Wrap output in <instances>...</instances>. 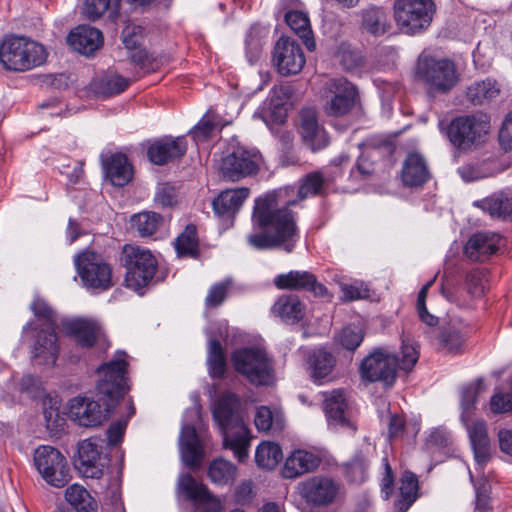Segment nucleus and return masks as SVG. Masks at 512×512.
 <instances>
[{
    "label": "nucleus",
    "mask_w": 512,
    "mask_h": 512,
    "mask_svg": "<svg viewBox=\"0 0 512 512\" xmlns=\"http://www.w3.org/2000/svg\"><path fill=\"white\" fill-rule=\"evenodd\" d=\"M127 353L118 351L114 359L102 364L97 373L96 397L78 395L68 402V415L79 426L91 428L100 426L111 415L120 399L125 395L127 386Z\"/></svg>",
    "instance_id": "f257e3e1"
},
{
    "label": "nucleus",
    "mask_w": 512,
    "mask_h": 512,
    "mask_svg": "<svg viewBox=\"0 0 512 512\" xmlns=\"http://www.w3.org/2000/svg\"><path fill=\"white\" fill-rule=\"evenodd\" d=\"M281 192L269 193L255 200L252 223L259 232L247 236L248 244L257 250H268L282 246L290 253L297 238V224L289 206L296 200L280 202Z\"/></svg>",
    "instance_id": "f03ea898"
},
{
    "label": "nucleus",
    "mask_w": 512,
    "mask_h": 512,
    "mask_svg": "<svg viewBox=\"0 0 512 512\" xmlns=\"http://www.w3.org/2000/svg\"><path fill=\"white\" fill-rule=\"evenodd\" d=\"M213 418L221 430L224 448L230 449L238 461H244L248 457L251 437L243 421L239 396L224 392L215 402Z\"/></svg>",
    "instance_id": "7ed1b4c3"
},
{
    "label": "nucleus",
    "mask_w": 512,
    "mask_h": 512,
    "mask_svg": "<svg viewBox=\"0 0 512 512\" xmlns=\"http://www.w3.org/2000/svg\"><path fill=\"white\" fill-rule=\"evenodd\" d=\"M45 48L21 36L5 37L0 44V64L11 72H26L46 62Z\"/></svg>",
    "instance_id": "20e7f679"
},
{
    "label": "nucleus",
    "mask_w": 512,
    "mask_h": 512,
    "mask_svg": "<svg viewBox=\"0 0 512 512\" xmlns=\"http://www.w3.org/2000/svg\"><path fill=\"white\" fill-rule=\"evenodd\" d=\"M490 129L489 119L484 114L459 116L447 127V137L459 152H470L483 143Z\"/></svg>",
    "instance_id": "39448f33"
},
{
    "label": "nucleus",
    "mask_w": 512,
    "mask_h": 512,
    "mask_svg": "<svg viewBox=\"0 0 512 512\" xmlns=\"http://www.w3.org/2000/svg\"><path fill=\"white\" fill-rule=\"evenodd\" d=\"M231 361L236 372L255 386H268L274 381L272 360L259 348L245 347L233 352Z\"/></svg>",
    "instance_id": "423d86ee"
},
{
    "label": "nucleus",
    "mask_w": 512,
    "mask_h": 512,
    "mask_svg": "<svg viewBox=\"0 0 512 512\" xmlns=\"http://www.w3.org/2000/svg\"><path fill=\"white\" fill-rule=\"evenodd\" d=\"M121 262L126 268L125 282L135 291L150 283L157 270V260L147 249L126 244L121 253Z\"/></svg>",
    "instance_id": "0eeeda50"
},
{
    "label": "nucleus",
    "mask_w": 512,
    "mask_h": 512,
    "mask_svg": "<svg viewBox=\"0 0 512 512\" xmlns=\"http://www.w3.org/2000/svg\"><path fill=\"white\" fill-rule=\"evenodd\" d=\"M435 11L434 0H396L394 3L395 20L408 34L428 28Z\"/></svg>",
    "instance_id": "6e6552de"
},
{
    "label": "nucleus",
    "mask_w": 512,
    "mask_h": 512,
    "mask_svg": "<svg viewBox=\"0 0 512 512\" xmlns=\"http://www.w3.org/2000/svg\"><path fill=\"white\" fill-rule=\"evenodd\" d=\"M77 273L83 286L95 292L108 290L114 285L112 268L101 255L86 251L75 259Z\"/></svg>",
    "instance_id": "1a4fd4ad"
},
{
    "label": "nucleus",
    "mask_w": 512,
    "mask_h": 512,
    "mask_svg": "<svg viewBox=\"0 0 512 512\" xmlns=\"http://www.w3.org/2000/svg\"><path fill=\"white\" fill-rule=\"evenodd\" d=\"M261 160L262 157L258 151L238 146L222 157L219 173L227 181H239L257 174Z\"/></svg>",
    "instance_id": "9d476101"
},
{
    "label": "nucleus",
    "mask_w": 512,
    "mask_h": 512,
    "mask_svg": "<svg viewBox=\"0 0 512 512\" xmlns=\"http://www.w3.org/2000/svg\"><path fill=\"white\" fill-rule=\"evenodd\" d=\"M34 464L43 479L55 487H64L70 480L65 457L52 446H40L34 452Z\"/></svg>",
    "instance_id": "9b49d317"
},
{
    "label": "nucleus",
    "mask_w": 512,
    "mask_h": 512,
    "mask_svg": "<svg viewBox=\"0 0 512 512\" xmlns=\"http://www.w3.org/2000/svg\"><path fill=\"white\" fill-rule=\"evenodd\" d=\"M417 70L432 89L442 93L448 92L458 81L455 65L448 59L424 58L419 62Z\"/></svg>",
    "instance_id": "f8f14e48"
},
{
    "label": "nucleus",
    "mask_w": 512,
    "mask_h": 512,
    "mask_svg": "<svg viewBox=\"0 0 512 512\" xmlns=\"http://www.w3.org/2000/svg\"><path fill=\"white\" fill-rule=\"evenodd\" d=\"M398 359L383 349H375L366 356L360 365L363 379L369 382H383L391 386L396 380Z\"/></svg>",
    "instance_id": "ddd939ff"
},
{
    "label": "nucleus",
    "mask_w": 512,
    "mask_h": 512,
    "mask_svg": "<svg viewBox=\"0 0 512 512\" xmlns=\"http://www.w3.org/2000/svg\"><path fill=\"white\" fill-rule=\"evenodd\" d=\"M273 63L281 75H294L302 70L305 64V56L295 40L289 37H281L274 47Z\"/></svg>",
    "instance_id": "4468645a"
},
{
    "label": "nucleus",
    "mask_w": 512,
    "mask_h": 512,
    "mask_svg": "<svg viewBox=\"0 0 512 512\" xmlns=\"http://www.w3.org/2000/svg\"><path fill=\"white\" fill-rule=\"evenodd\" d=\"M326 90L333 96L326 103L325 110L331 116H344L349 113L356 101L357 89L345 78L331 79L326 83Z\"/></svg>",
    "instance_id": "2eb2a0df"
},
{
    "label": "nucleus",
    "mask_w": 512,
    "mask_h": 512,
    "mask_svg": "<svg viewBox=\"0 0 512 512\" xmlns=\"http://www.w3.org/2000/svg\"><path fill=\"white\" fill-rule=\"evenodd\" d=\"M339 490V484L333 479L315 476L302 483L301 495L308 503L323 507L336 500Z\"/></svg>",
    "instance_id": "dca6fc26"
},
{
    "label": "nucleus",
    "mask_w": 512,
    "mask_h": 512,
    "mask_svg": "<svg viewBox=\"0 0 512 512\" xmlns=\"http://www.w3.org/2000/svg\"><path fill=\"white\" fill-rule=\"evenodd\" d=\"M323 410L328 425L334 428L356 430V426L350 418L348 403L341 389L325 392L323 394Z\"/></svg>",
    "instance_id": "f3484780"
},
{
    "label": "nucleus",
    "mask_w": 512,
    "mask_h": 512,
    "mask_svg": "<svg viewBox=\"0 0 512 512\" xmlns=\"http://www.w3.org/2000/svg\"><path fill=\"white\" fill-rule=\"evenodd\" d=\"M511 162L504 156L494 155L480 160L471 161L458 168V174L465 182L477 181L487 177H493L510 167Z\"/></svg>",
    "instance_id": "a211bd4d"
},
{
    "label": "nucleus",
    "mask_w": 512,
    "mask_h": 512,
    "mask_svg": "<svg viewBox=\"0 0 512 512\" xmlns=\"http://www.w3.org/2000/svg\"><path fill=\"white\" fill-rule=\"evenodd\" d=\"M65 332L74 337L76 343L90 348L97 343L105 342V334L100 323L94 319L77 318L63 323Z\"/></svg>",
    "instance_id": "6ab92c4d"
},
{
    "label": "nucleus",
    "mask_w": 512,
    "mask_h": 512,
    "mask_svg": "<svg viewBox=\"0 0 512 512\" xmlns=\"http://www.w3.org/2000/svg\"><path fill=\"white\" fill-rule=\"evenodd\" d=\"M187 150V143L183 136H165L150 144L147 156L155 165H165L184 156Z\"/></svg>",
    "instance_id": "aec40b11"
},
{
    "label": "nucleus",
    "mask_w": 512,
    "mask_h": 512,
    "mask_svg": "<svg viewBox=\"0 0 512 512\" xmlns=\"http://www.w3.org/2000/svg\"><path fill=\"white\" fill-rule=\"evenodd\" d=\"M299 133L303 143L313 152L319 151L329 144L325 129L318 123L313 109H303L300 112Z\"/></svg>",
    "instance_id": "412c9836"
},
{
    "label": "nucleus",
    "mask_w": 512,
    "mask_h": 512,
    "mask_svg": "<svg viewBox=\"0 0 512 512\" xmlns=\"http://www.w3.org/2000/svg\"><path fill=\"white\" fill-rule=\"evenodd\" d=\"M274 285L283 290H306L315 296L324 297L328 291L324 285L317 282L315 275L308 271H290L279 274L274 279Z\"/></svg>",
    "instance_id": "4be33fe9"
},
{
    "label": "nucleus",
    "mask_w": 512,
    "mask_h": 512,
    "mask_svg": "<svg viewBox=\"0 0 512 512\" xmlns=\"http://www.w3.org/2000/svg\"><path fill=\"white\" fill-rule=\"evenodd\" d=\"M501 242V236L491 231L473 234L464 247L465 256L471 261L484 262L495 254Z\"/></svg>",
    "instance_id": "5701e85b"
},
{
    "label": "nucleus",
    "mask_w": 512,
    "mask_h": 512,
    "mask_svg": "<svg viewBox=\"0 0 512 512\" xmlns=\"http://www.w3.org/2000/svg\"><path fill=\"white\" fill-rule=\"evenodd\" d=\"M102 446L93 439H85L78 444V470L87 478L99 479L103 475L100 462Z\"/></svg>",
    "instance_id": "b1692460"
},
{
    "label": "nucleus",
    "mask_w": 512,
    "mask_h": 512,
    "mask_svg": "<svg viewBox=\"0 0 512 512\" xmlns=\"http://www.w3.org/2000/svg\"><path fill=\"white\" fill-rule=\"evenodd\" d=\"M68 44L78 53L91 56L103 45L102 32L88 25H79L67 37Z\"/></svg>",
    "instance_id": "393cba45"
},
{
    "label": "nucleus",
    "mask_w": 512,
    "mask_h": 512,
    "mask_svg": "<svg viewBox=\"0 0 512 512\" xmlns=\"http://www.w3.org/2000/svg\"><path fill=\"white\" fill-rule=\"evenodd\" d=\"M249 193L246 187L222 191L212 202L215 215L221 219L233 220Z\"/></svg>",
    "instance_id": "a878e982"
},
{
    "label": "nucleus",
    "mask_w": 512,
    "mask_h": 512,
    "mask_svg": "<svg viewBox=\"0 0 512 512\" xmlns=\"http://www.w3.org/2000/svg\"><path fill=\"white\" fill-rule=\"evenodd\" d=\"M56 327H41L33 347V358L39 364L53 365L56 362L59 347L57 344Z\"/></svg>",
    "instance_id": "bb28decb"
},
{
    "label": "nucleus",
    "mask_w": 512,
    "mask_h": 512,
    "mask_svg": "<svg viewBox=\"0 0 512 512\" xmlns=\"http://www.w3.org/2000/svg\"><path fill=\"white\" fill-rule=\"evenodd\" d=\"M179 441L181 457L185 465L190 468H198L201 465L204 450L196 429L191 425L183 426Z\"/></svg>",
    "instance_id": "cd10ccee"
},
{
    "label": "nucleus",
    "mask_w": 512,
    "mask_h": 512,
    "mask_svg": "<svg viewBox=\"0 0 512 512\" xmlns=\"http://www.w3.org/2000/svg\"><path fill=\"white\" fill-rule=\"evenodd\" d=\"M320 462V458L315 454L305 450H296L286 459L282 475L287 479L297 478L314 471Z\"/></svg>",
    "instance_id": "c85d7f7f"
},
{
    "label": "nucleus",
    "mask_w": 512,
    "mask_h": 512,
    "mask_svg": "<svg viewBox=\"0 0 512 512\" xmlns=\"http://www.w3.org/2000/svg\"><path fill=\"white\" fill-rule=\"evenodd\" d=\"M430 172L425 158L419 153H410L403 162L402 181L405 186L420 187L428 181Z\"/></svg>",
    "instance_id": "c756f323"
},
{
    "label": "nucleus",
    "mask_w": 512,
    "mask_h": 512,
    "mask_svg": "<svg viewBox=\"0 0 512 512\" xmlns=\"http://www.w3.org/2000/svg\"><path fill=\"white\" fill-rule=\"evenodd\" d=\"M464 423L469 434L476 461L480 464L485 463L490 456V439L486 422L476 420L471 423H469V421Z\"/></svg>",
    "instance_id": "7c9ffc66"
},
{
    "label": "nucleus",
    "mask_w": 512,
    "mask_h": 512,
    "mask_svg": "<svg viewBox=\"0 0 512 512\" xmlns=\"http://www.w3.org/2000/svg\"><path fill=\"white\" fill-rule=\"evenodd\" d=\"M475 206L487 212L492 218L512 220V194L508 192L493 193L475 202Z\"/></svg>",
    "instance_id": "2f4dec72"
},
{
    "label": "nucleus",
    "mask_w": 512,
    "mask_h": 512,
    "mask_svg": "<svg viewBox=\"0 0 512 512\" xmlns=\"http://www.w3.org/2000/svg\"><path fill=\"white\" fill-rule=\"evenodd\" d=\"M103 167L106 177L114 186L123 187L132 179V166L124 154H113L103 163Z\"/></svg>",
    "instance_id": "473e14b6"
},
{
    "label": "nucleus",
    "mask_w": 512,
    "mask_h": 512,
    "mask_svg": "<svg viewBox=\"0 0 512 512\" xmlns=\"http://www.w3.org/2000/svg\"><path fill=\"white\" fill-rule=\"evenodd\" d=\"M304 305L295 295H284L272 306V313L287 323H295L304 315Z\"/></svg>",
    "instance_id": "72a5a7b5"
},
{
    "label": "nucleus",
    "mask_w": 512,
    "mask_h": 512,
    "mask_svg": "<svg viewBox=\"0 0 512 512\" xmlns=\"http://www.w3.org/2000/svg\"><path fill=\"white\" fill-rule=\"evenodd\" d=\"M178 490L188 500L195 504H206L213 500V496L204 484L198 483L191 474H183L178 480Z\"/></svg>",
    "instance_id": "f704fd0d"
},
{
    "label": "nucleus",
    "mask_w": 512,
    "mask_h": 512,
    "mask_svg": "<svg viewBox=\"0 0 512 512\" xmlns=\"http://www.w3.org/2000/svg\"><path fill=\"white\" fill-rule=\"evenodd\" d=\"M288 26L302 39L309 51H314L316 43L307 15L301 11H289L285 15Z\"/></svg>",
    "instance_id": "c9c22d12"
},
{
    "label": "nucleus",
    "mask_w": 512,
    "mask_h": 512,
    "mask_svg": "<svg viewBox=\"0 0 512 512\" xmlns=\"http://www.w3.org/2000/svg\"><path fill=\"white\" fill-rule=\"evenodd\" d=\"M65 499L76 512H96L97 503L81 485L73 484L65 491Z\"/></svg>",
    "instance_id": "e433bc0d"
},
{
    "label": "nucleus",
    "mask_w": 512,
    "mask_h": 512,
    "mask_svg": "<svg viewBox=\"0 0 512 512\" xmlns=\"http://www.w3.org/2000/svg\"><path fill=\"white\" fill-rule=\"evenodd\" d=\"M335 363L336 360L330 352L324 349L314 351L309 358L311 376L314 381L320 383L321 380L327 378L331 374Z\"/></svg>",
    "instance_id": "4c0bfd02"
},
{
    "label": "nucleus",
    "mask_w": 512,
    "mask_h": 512,
    "mask_svg": "<svg viewBox=\"0 0 512 512\" xmlns=\"http://www.w3.org/2000/svg\"><path fill=\"white\" fill-rule=\"evenodd\" d=\"M236 474V466L222 458L213 460L208 468L209 479L219 486L232 485L236 479Z\"/></svg>",
    "instance_id": "58836bf2"
},
{
    "label": "nucleus",
    "mask_w": 512,
    "mask_h": 512,
    "mask_svg": "<svg viewBox=\"0 0 512 512\" xmlns=\"http://www.w3.org/2000/svg\"><path fill=\"white\" fill-rule=\"evenodd\" d=\"M361 28L366 32L380 36L387 32L388 23L385 12L377 7H369L361 12Z\"/></svg>",
    "instance_id": "ea45409f"
},
{
    "label": "nucleus",
    "mask_w": 512,
    "mask_h": 512,
    "mask_svg": "<svg viewBox=\"0 0 512 512\" xmlns=\"http://www.w3.org/2000/svg\"><path fill=\"white\" fill-rule=\"evenodd\" d=\"M500 89L495 80L487 78L482 81H475L466 91L467 99L473 104H482L485 100H491L497 97Z\"/></svg>",
    "instance_id": "a19ab883"
},
{
    "label": "nucleus",
    "mask_w": 512,
    "mask_h": 512,
    "mask_svg": "<svg viewBox=\"0 0 512 512\" xmlns=\"http://www.w3.org/2000/svg\"><path fill=\"white\" fill-rule=\"evenodd\" d=\"M400 496L395 506L405 512L414 503L418 492V479L412 472H405L401 478Z\"/></svg>",
    "instance_id": "79ce46f5"
},
{
    "label": "nucleus",
    "mask_w": 512,
    "mask_h": 512,
    "mask_svg": "<svg viewBox=\"0 0 512 512\" xmlns=\"http://www.w3.org/2000/svg\"><path fill=\"white\" fill-rule=\"evenodd\" d=\"M282 458V449L274 442H262L256 449L255 461L260 468L272 470Z\"/></svg>",
    "instance_id": "37998d69"
},
{
    "label": "nucleus",
    "mask_w": 512,
    "mask_h": 512,
    "mask_svg": "<svg viewBox=\"0 0 512 512\" xmlns=\"http://www.w3.org/2000/svg\"><path fill=\"white\" fill-rule=\"evenodd\" d=\"M207 364L210 376L222 378L226 372V356L224 348L217 339H211L208 345Z\"/></svg>",
    "instance_id": "c03bdc74"
},
{
    "label": "nucleus",
    "mask_w": 512,
    "mask_h": 512,
    "mask_svg": "<svg viewBox=\"0 0 512 512\" xmlns=\"http://www.w3.org/2000/svg\"><path fill=\"white\" fill-rule=\"evenodd\" d=\"M486 390L483 380L477 379L474 383L470 384L467 387H464L461 392V408L462 414L461 419L463 422L470 421V417L472 411L474 409V404L477 400L479 394L483 393Z\"/></svg>",
    "instance_id": "a18cd8bd"
},
{
    "label": "nucleus",
    "mask_w": 512,
    "mask_h": 512,
    "mask_svg": "<svg viewBox=\"0 0 512 512\" xmlns=\"http://www.w3.org/2000/svg\"><path fill=\"white\" fill-rule=\"evenodd\" d=\"M130 84L127 78L114 74L99 79L94 84V90L98 95L104 97L114 96L123 92Z\"/></svg>",
    "instance_id": "49530a36"
},
{
    "label": "nucleus",
    "mask_w": 512,
    "mask_h": 512,
    "mask_svg": "<svg viewBox=\"0 0 512 512\" xmlns=\"http://www.w3.org/2000/svg\"><path fill=\"white\" fill-rule=\"evenodd\" d=\"M133 227L136 228L142 237L154 234L163 222L160 214L155 212H142L133 215L131 218Z\"/></svg>",
    "instance_id": "de8ad7c7"
},
{
    "label": "nucleus",
    "mask_w": 512,
    "mask_h": 512,
    "mask_svg": "<svg viewBox=\"0 0 512 512\" xmlns=\"http://www.w3.org/2000/svg\"><path fill=\"white\" fill-rule=\"evenodd\" d=\"M464 337L463 332L454 326L442 328L438 334L439 346L449 354L458 353L464 344Z\"/></svg>",
    "instance_id": "09e8293b"
},
{
    "label": "nucleus",
    "mask_w": 512,
    "mask_h": 512,
    "mask_svg": "<svg viewBox=\"0 0 512 512\" xmlns=\"http://www.w3.org/2000/svg\"><path fill=\"white\" fill-rule=\"evenodd\" d=\"M326 184L327 180L320 171L307 174L298 190L299 199L303 200L308 196L321 194Z\"/></svg>",
    "instance_id": "8fccbe9b"
},
{
    "label": "nucleus",
    "mask_w": 512,
    "mask_h": 512,
    "mask_svg": "<svg viewBox=\"0 0 512 512\" xmlns=\"http://www.w3.org/2000/svg\"><path fill=\"white\" fill-rule=\"evenodd\" d=\"M176 250L181 256H193L197 251L196 227L186 226L184 232L176 239Z\"/></svg>",
    "instance_id": "3c124183"
},
{
    "label": "nucleus",
    "mask_w": 512,
    "mask_h": 512,
    "mask_svg": "<svg viewBox=\"0 0 512 512\" xmlns=\"http://www.w3.org/2000/svg\"><path fill=\"white\" fill-rule=\"evenodd\" d=\"M120 0H85L84 13L92 21L100 18L106 11L116 12Z\"/></svg>",
    "instance_id": "603ef678"
},
{
    "label": "nucleus",
    "mask_w": 512,
    "mask_h": 512,
    "mask_svg": "<svg viewBox=\"0 0 512 512\" xmlns=\"http://www.w3.org/2000/svg\"><path fill=\"white\" fill-rule=\"evenodd\" d=\"M217 128L218 123L209 114H205L198 124L190 130L189 135L197 143L205 142L213 136Z\"/></svg>",
    "instance_id": "864d4df0"
},
{
    "label": "nucleus",
    "mask_w": 512,
    "mask_h": 512,
    "mask_svg": "<svg viewBox=\"0 0 512 512\" xmlns=\"http://www.w3.org/2000/svg\"><path fill=\"white\" fill-rule=\"evenodd\" d=\"M254 423L258 431L263 432H268L271 429L280 430L282 428L280 419L274 417L272 411L267 406L257 408Z\"/></svg>",
    "instance_id": "5fc2aeb1"
},
{
    "label": "nucleus",
    "mask_w": 512,
    "mask_h": 512,
    "mask_svg": "<svg viewBox=\"0 0 512 512\" xmlns=\"http://www.w3.org/2000/svg\"><path fill=\"white\" fill-rule=\"evenodd\" d=\"M368 461L365 454L360 451L345 465L346 473L353 482H362L365 479V473Z\"/></svg>",
    "instance_id": "6e6d98bb"
},
{
    "label": "nucleus",
    "mask_w": 512,
    "mask_h": 512,
    "mask_svg": "<svg viewBox=\"0 0 512 512\" xmlns=\"http://www.w3.org/2000/svg\"><path fill=\"white\" fill-rule=\"evenodd\" d=\"M363 338V332L359 327L348 326L341 330L337 341L345 349L354 351L362 343Z\"/></svg>",
    "instance_id": "4d7b16f0"
},
{
    "label": "nucleus",
    "mask_w": 512,
    "mask_h": 512,
    "mask_svg": "<svg viewBox=\"0 0 512 512\" xmlns=\"http://www.w3.org/2000/svg\"><path fill=\"white\" fill-rule=\"evenodd\" d=\"M129 58L131 62L139 66L144 72L149 73L158 69L160 61L148 53L146 49L136 48L132 49Z\"/></svg>",
    "instance_id": "13d9d810"
},
{
    "label": "nucleus",
    "mask_w": 512,
    "mask_h": 512,
    "mask_svg": "<svg viewBox=\"0 0 512 512\" xmlns=\"http://www.w3.org/2000/svg\"><path fill=\"white\" fill-rule=\"evenodd\" d=\"M144 39V28L134 23H128L122 30V41L127 49L138 48Z\"/></svg>",
    "instance_id": "bf43d9fd"
},
{
    "label": "nucleus",
    "mask_w": 512,
    "mask_h": 512,
    "mask_svg": "<svg viewBox=\"0 0 512 512\" xmlns=\"http://www.w3.org/2000/svg\"><path fill=\"white\" fill-rule=\"evenodd\" d=\"M402 358L398 361V367L406 372L410 371L419 358L417 347L409 339L402 340Z\"/></svg>",
    "instance_id": "052dcab7"
},
{
    "label": "nucleus",
    "mask_w": 512,
    "mask_h": 512,
    "mask_svg": "<svg viewBox=\"0 0 512 512\" xmlns=\"http://www.w3.org/2000/svg\"><path fill=\"white\" fill-rule=\"evenodd\" d=\"M31 309L35 316L43 321L41 327H56V315L46 302L37 299L32 303Z\"/></svg>",
    "instance_id": "680f3d73"
},
{
    "label": "nucleus",
    "mask_w": 512,
    "mask_h": 512,
    "mask_svg": "<svg viewBox=\"0 0 512 512\" xmlns=\"http://www.w3.org/2000/svg\"><path fill=\"white\" fill-rule=\"evenodd\" d=\"M486 272L474 269L466 275L468 292L473 296H481L485 290Z\"/></svg>",
    "instance_id": "e2e57ef3"
},
{
    "label": "nucleus",
    "mask_w": 512,
    "mask_h": 512,
    "mask_svg": "<svg viewBox=\"0 0 512 512\" xmlns=\"http://www.w3.org/2000/svg\"><path fill=\"white\" fill-rule=\"evenodd\" d=\"M229 287V282H222L212 286L205 299L206 306L217 307L221 305L227 296Z\"/></svg>",
    "instance_id": "0e129e2a"
},
{
    "label": "nucleus",
    "mask_w": 512,
    "mask_h": 512,
    "mask_svg": "<svg viewBox=\"0 0 512 512\" xmlns=\"http://www.w3.org/2000/svg\"><path fill=\"white\" fill-rule=\"evenodd\" d=\"M490 409L493 413L512 412V392L493 395L490 400Z\"/></svg>",
    "instance_id": "69168bd1"
},
{
    "label": "nucleus",
    "mask_w": 512,
    "mask_h": 512,
    "mask_svg": "<svg viewBox=\"0 0 512 512\" xmlns=\"http://www.w3.org/2000/svg\"><path fill=\"white\" fill-rule=\"evenodd\" d=\"M46 427L51 432L57 433L63 428L64 418L60 416L57 408L49 407L43 411Z\"/></svg>",
    "instance_id": "338daca9"
},
{
    "label": "nucleus",
    "mask_w": 512,
    "mask_h": 512,
    "mask_svg": "<svg viewBox=\"0 0 512 512\" xmlns=\"http://www.w3.org/2000/svg\"><path fill=\"white\" fill-rule=\"evenodd\" d=\"M499 142L505 151L512 149V111L504 120L499 131Z\"/></svg>",
    "instance_id": "774afa93"
}]
</instances>
